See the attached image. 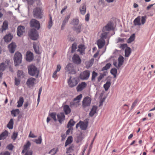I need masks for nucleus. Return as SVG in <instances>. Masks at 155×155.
Listing matches in <instances>:
<instances>
[{
	"label": "nucleus",
	"mask_w": 155,
	"mask_h": 155,
	"mask_svg": "<svg viewBox=\"0 0 155 155\" xmlns=\"http://www.w3.org/2000/svg\"><path fill=\"white\" fill-rule=\"evenodd\" d=\"M61 66L60 65L58 64L57 65V69H56V71L57 72L59 71H60V70L61 69Z\"/></svg>",
	"instance_id": "64"
},
{
	"label": "nucleus",
	"mask_w": 155,
	"mask_h": 155,
	"mask_svg": "<svg viewBox=\"0 0 155 155\" xmlns=\"http://www.w3.org/2000/svg\"><path fill=\"white\" fill-rule=\"evenodd\" d=\"M20 82V80L18 78H15V84L16 86L19 85Z\"/></svg>",
	"instance_id": "52"
},
{
	"label": "nucleus",
	"mask_w": 155,
	"mask_h": 155,
	"mask_svg": "<svg viewBox=\"0 0 155 155\" xmlns=\"http://www.w3.org/2000/svg\"><path fill=\"white\" fill-rule=\"evenodd\" d=\"M81 25L80 24L77 26H74V30L76 31L77 33H78L81 32Z\"/></svg>",
	"instance_id": "35"
},
{
	"label": "nucleus",
	"mask_w": 155,
	"mask_h": 155,
	"mask_svg": "<svg viewBox=\"0 0 155 155\" xmlns=\"http://www.w3.org/2000/svg\"><path fill=\"white\" fill-rule=\"evenodd\" d=\"M73 62L77 64H79L81 63V60L78 55L75 54L72 57Z\"/></svg>",
	"instance_id": "14"
},
{
	"label": "nucleus",
	"mask_w": 155,
	"mask_h": 155,
	"mask_svg": "<svg viewBox=\"0 0 155 155\" xmlns=\"http://www.w3.org/2000/svg\"><path fill=\"white\" fill-rule=\"evenodd\" d=\"M69 86L71 87L75 86L78 83V82L75 78H72L70 77L68 81Z\"/></svg>",
	"instance_id": "9"
},
{
	"label": "nucleus",
	"mask_w": 155,
	"mask_h": 155,
	"mask_svg": "<svg viewBox=\"0 0 155 155\" xmlns=\"http://www.w3.org/2000/svg\"><path fill=\"white\" fill-rule=\"evenodd\" d=\"M104 75L102 74L100 75L97 78V81L98 82H100L101 80L104 78Z\"/></svg>",
	"instance_id": "60"
},
{
	"label": "nucleus",
	"mask_w": 155,
	"mask_h": 155,
	"mask_svg": "<svg viewBox=\"0 0 155 155\" xmlns=\"http://www.w3.org/2000/svg\"><path fill=\"white\" fill-rule=\"evenodd\" d=\"M16 47V45L13 42L9 44L8 46L9 50L10 53H13L14 52Z\"/></svg>",
	"instance_id": "20"
},
{
	"label": "nucleus",
	"mask_w": 155,
	"mask_h": 155,
	"mask_svg": "<svg viewBox=\"0 0 155 155\" xmlns=\"http://www.w3.org/2000/svg\"><path fill=\"white\" fill-rule=\"evenodd\" d=\"M19 110L18 109H17L12 110L11 112V114L14 116L15 117L19 113Z\"/></svg>",
	"instance_id": "39"
},
{
	"label": "nucleus",
	"mask_w": 155,
	"mask_h": 155,
	"mask_svg": "<svg viewBox=\"0 0 155 155\" xmlns=\"http://www.w3.org/2000/svg\"><path fill=\"white\" fill-rule=\"evenodd\" d=\"M9 63V60H7L5 62L0 64V72H3L6 69Z\"/></svg>",
	"instance_id": "12"
},
{
	"label": "nucleus",
	"mask_w": 155,
	"mask_h": 155,
	"mask_svg": "<svg viewBox=\"0 0 155 155\" xmlns=\"http://www.w3.org/2000/svg\"><path fill=\"white\" fill-rule=\"evenodd\" d=\"M28 72L31 76L36 75V77H38L39 74V71L35 65H31L28 67Z\"/></svg>",
	"instance_id": "2"
},
{
	"label": "nucleus",
	"mask_w": 155,
	"mask_h": 155,
	"mask_svg": "<svg viewBox=\"0 0 155 155\" xmlns=\"http://www.w3.org/2000/svg\"><path fill=\"white\" fill-rule=\"evenodd\" d=\"M146 16H145L140 17L138 16L133 21L135 26H140L141 25H143L146 21Z\"/></svg>",
	"instance_id": "1"
},
{
	"label": "nucleus",
	"mask_w": 155,
	"mask_h": 155,
	"mask_svg": "<svg viewBox=\"0 0 155 155\" xmlns=\"http://www.w3.org/2000/svg\"><path fill=\"white\" fill-rule=\"evenodd\" d=\"M8 27V22L6 21H4L3 23V25L2 26V31L7 29Z\"/></svg>",
	"instance_id": "36"
},
{
	"label": "nucleus",
	"mask_w": 155,
	"mask_h": 155,
	"mask_svg": "<svg viewBox=\"0 0 155 155\" xmlns=\"http://www.w3.org/2000/svg\"><path fill=\"white\" fill-rule=\"evenodd\" d=\"M43 11L40 8H36L33 11L34 17L37 18H41L42 17Z\"/></svg>",
	"instance_id": "4"
},
{
	"label": "nucleus",
	"mask_w": 155,
	"mask_h": 155,
	"mask_svg": "<svg viewBox=\"0 0 155 155\" xmlns=\"http://www.w3.org/2000/svg\"><path fill=\"white\" fill-rule=\"evenodd\" d=\"M110 85L111 83L110 81H107L106 84H104V87L106 91L109 89L110 87Z\"/></svg>",
	"instance_id": "37"
},
{
	"label": "nucleus",
	"mask_w": 155,
	"mask_h": 155,
	"mask_svg": "<svg viewBox=\"0 0 155 155\" xmlns=\"http://www.w3.org/2000/svg\"><path fill=\"white\" fill-rule=\"evenodd\" d=\"M111 66V64L110 63H107L103 68L102 70L103 71L107 70L110 68Z\"/></svg>",
	"instance_id": "51"
},
{
	"label": "nucleus",
	"mask_w": 155,
	"mask_h": 155,
	"mask_svg": "<svg viewBox=\"0 0 155 155\" xmlns=\"http://www.w3.org/2000/svg\"><path fill=\"white\" fill-rule=\"evenodd\" d=\"M72 141L73 140L72 137V136H71L69 137L68 138L65 143V147H66L68 145L71 143L72 142Z\"/></svg>",
	"instance_id": "30"
},
{
	"label": "nucleus",
	"mask_w": 155,
	"mask_h": 155,
	"mask_svg": "<svg viewBox=\"0 0 155 155\" xmlns=\"http://www.w3.org/2000/svg\"><path fill=\"white\" fill-rule=\"evenodd\" d=\"M65 70L68 71L69 73L75 74V71L74 70L73 65L71 63H69L67 65L66 68Z\"/></svg>",
	"instance_id": "11"
},
{
	"label": "nucleus",
	"mask_w": 155,
	"mask_h": 155,
	"mask_svg": "<svg viewBox=\"0 0 155 155\" xmlns=\"http://www.w3.org/2000/svg\"><path fill=\"white\" fill-rule=\"evenodd\" d=\"M84 46L83 45H81L78 46V51H80L81 53H82L84 51Z\"/></svg>",
	"instance_id": "41"
},
{
	"label": "nucleus",
	"mask_w": 155,
	"mask_h": 155,
	"mask_svg": "<svg viewBox=\"0 0 155 155\" xmlns=\"http://www.w3.org/2000/svg\"><path fill=\"white\" fill-rule=\"evenodd\" d=\"M75 123V122L74 121L73 119H71L69 121L67 126H74Z\"/></svg>",
	"instance_id": "48"
},
{
	"label": "nucleus",
	"mask_w": 155,
	"mask_h": 155,
	"mask_svg": "<svg viewBox=\"0 0 155 155\" xmlns=\"http://www.w3.org/2000/svg\"><path fill=\"white\" fill-rule=\"evenodd\" d=\"M110 73L112 74L113 75L114 78H115L116 77L117 71L116 68H114L111 69L110 71Z\"/></svg>",
	"instance_id": "45"
},
{
	"label": "nucleus",
	"mask_w": 155,
	"mask_h": 155,
	"mask_svg": "<svg viewBox=\"0 0 155 155\" xmlns=\"http://www.w3.org/2000/svg\"><path fill=\"white\" fill-rule=\"evenodd\" d=\"M90 75V72L88 70H85L80 73L79 76L80 78L82 80H87Z\"/></svg>",
	"instance_id": "6"
},
{
	"label": "nucleus",
	"mask_w": 155,
	"mask_h": 155,
	"mask_svg": "<svg viewBox=\"0 0 155 155\" xmlns=\"http://www.w3.org/2000/svg\"><path fill=\"white\" fill-rule=\"evenodd\" d=\"M57 120L61 124L62 123L65 119V116L64 114L63 113H58L57 115Z\"/></svg>",
	"instance_id": "15"
},
{
	"label": "nucleus",
	"mask_w": 155,
	"mask_h": 155,
	"mask_svg": "<svg viewBox=\"0 0 155 155\" xmlns=\"http://www.w3.org/2000/svg\"><path fill=\"white\" fill-rule=\"evenodd\" d=\"M74 147L73 146H71L69 147L67 149L66 153H69L71 152L72 151H73V148Z\"/></svg>",
	"instance_id": "56"
},
{
	"label": "nucleus",
	"mask_w": 155,
	"mask_h": 155,
	"mask_svg": "<svg viewBox=\"0 0 155 155\" xmlns=\"http://www.w3.org/2000/svg\"><path fill=\"white\" fill-rule=\"evenodd\" d=\"M22 59V55L20 52H17L15 53L14 60L15 66L18 65L21 62Z\"/></svg>",
	"instance_id": "5"
},
{
	"label": "nucleus",
	"mask_w": 155,
	"mask_h": 155,
	"mask_svg": "<svg viewBox=\"0 0 155 155\" xmlns=\"http://www.w3.org/2000/svg\"><path fill=\"white\" fill-rule=\"evenodd\" d=\"M13 147L14 146L12 144H10L6 147V148L10 150H12Z\"/></svg>",
	"instance_id": "57"
},
{
	"label": "nucleus",
	"mask_w": 155,
	"mask_h": 155,
	"mask_svg": "<svg viewBox=\"0 0 155 155\" xmlns=\"http://www.w3.org/2000/svg\"><path fill=\"white\" fill-rule=\"evenodd\" d=\"M80 10L81 14L84 15L86 12V5L84 4H82L80 8Z\"/></svg>",
	"instance_id": "26"
},
{
	"label": "nucleus",
	"mask_w": 155,
	"mask_h": 155,
	"mask_svg": "<svg viewBox=\"0 0 155 155\" xmlns=\"http://www.w3.org/2000/svg\"><path fill=\"white\" fill-rule=\"evenodd\" d=\"M49 20L48 23V27L49 29L51 28L53 25L52 18L51 15H49Z\"/></svg>",
	"instance_id": "33"
},
{
	"label": "nucleus",
	"mask_w": 155,
	"mask_h": 155,
	"mask_svg": "<svg viewBox=\"0 0 155 155\" xmlns=\"http://www.w3.org/2000/svg\"><path fill=\"white\" fill-rule=\"evenodd\" d=\"M8 132L6 130L2 132L0 135V140L5 139L8 136Z\"/></svg>",
	"instance_id": "27"
},
{
	"label": "nucleus",
	"mask_w": 155,
	"mask_h": 155,
	"mask_svg": "<svg viewBox=\"0 0 155 155\" xmlns=\"http://www.w3.org/2000/svg\"><path fill=\"white\" fill-rule=\"evenodd\" d=\"M70 15H68L65 17L63 21L62 24L61 26L62 30L63 29L66 23L68 22L69 19L70 18Z\"/></svg>",
	"instance_id": "22"
},
{
	"label": "nucleus",
	"mask_w": 155,
	"mask_h": 155,
	"mask_svg": "<svg viewBox=\"0 0 155 155\" xmlns=\"http://www.w3.org/2000/svg\"><path fill=\"white\" fill-rule=\"evenodd\" d=\"M131 52V49L129 48L126 49L125 51V57H128Z\"/></svg>",
	"instance_id": "40"
},
{
	"label": "nucleus",
	"mask_w": 155,
	"mask_h": 155,
	"mask_svg": "<svg viewBox=\"0 0 155 155\" xmlns=\"http://www.w3.org/2000/svg\"><path fill=\"white\" fill-rule=\"evenodd\" d=\"M87 85V84L84 82L79 84L76 88L78 91H81L85 88Z\"/></svg>",
	"instance_id": "16"
},
{
	"label": "nucleus",
	"mask_w": 155,
	"mask_h": 155,
	"mask_svg": "<svg viewBox=\"0 0 155 155\" xmlns=\"http://www.w3.org/2000/svg\"><path fill=\"white\" fill-rule=\"evenodd\" d=\"M17 76L20 78H23L25 76V74L22 71L18 70L17 72Z\"/></svg>",
	"instance_id": "32"
},
{
	"label": "nucleus",
	"mask_w": 155,
	"mask_h": 155,
	"mask_svg": "<svg viewBox=\"0 0 155 155\" xmlns=\"http://www.w3.org/2000/svg\"><path fill=\"white\" fill-rule=\"evenodd\" d=\"M64 110L66 114H68L70 113L71 110L69 106L68 105H65L63 107Z\"/></svg>",
	"instance_id": "28"
},
{
	"label": "nucleus",
	"mask_w": 155,
	"mask_h": 155,
	"mask_svg": "<svg viewBox=\"0 0 155 155\" xmlns=\"http://www.w3.org/2000/svg\"><path fill=\"white\" fill-rule=\"evenodd\" d=\"M97 107L96 106H93L91 109V111L89 113V115L91 117L93 116L96 113Z\"/></svg>",
	"instance_id": "24"
},
{
	"label": "nucleus",
	"mask_w": 155,
	"mask_h": 155,
	"mask_svg": "<svg viewBox=\"0 0 155 155\" xmlns=\"http://www.w3.org/2000/svg\"><path fill=\"white\" fill-rule=\"evenodd\" d=\"M33 48L35 52L38 54H40L41 52L39 51V45L38 43L34 42L33 43Z\"/></svg>",
	"instance_id": "21"
},
{
	"label": "nucleus",
	"mask_w": 155,
	"mask_h": 155,
	"mask_svg": "<svg viewBox=\"0 0 155 155\" xmlns=\"http://www.w3.org/2000/svg\"><path fill=\"white\" fill-rule=\"evenodd\" d=\"M29 137L32 138H35L36 137L33 134H32L31 132V131L30 132V134L29 135Z\"/></svg>",
	"instance_id": "63"
},
{
	"label": "nucleus",
	"mask_w": 155,
	"mask_h": 155,
	"mask_svg": "<svg viewBox=\"0 0 155 155\" xmlns=\"http://www.w3.org/2000/svg\"><path fill=\"white\" fill-rule=\"evenodd\" d=\"M82 97V94H81L75 98L73 102L71 103V105L74 106V107H77L80 105V101Z\"/></svg>",
	"instance_id": "7"
},
{
	"label": "nucleus",
	"mask_w": 155,
	"mask_h": 155,
	"mask_svg": "<svg viewBox=\"0 0 155 155\" xmlns=\"http://www.w3.org/2000/svg\"><path fill=\"white\" fill-rule=\"evenodd\" d=\"M104 33H102L101 36V39H105L107 38V34L108 32H106L105 31L103 32Z\"/></svg>",
	"instance_id": "44"
},
{
	"label": "nucleus",
	"mask_w": 155,
	"mask_h": 155,
	"mask_svg": "<svg viewBox=\"0 0 155 155\" xmlns=\"http://www.w3.org/2000/svg\"><path fill=\"white\" fill-rule=\"evenodd\" d=\"M25 31V28L23 26H19L17 28V34L19 36H21Z\"/></svg>",
	"instance_id": "19"
},
{
	"label": "nucleus",
	"mask_w": 155,
	"mask_h": 155,
	"mask_svg": "<svg viewBox=\"0 0 155 155\" xmlns=\"http://www.w3.org/2000/svg\"><path fill=\"white\" fill-rule=\"evenodd\" d=\"M24 102V99L23 97H21L19 98V100L18 101L17 103L18 104L17 107H21Z\"/></svg>",
	"instance_id": "34"
},
{
	"label": "nucleus",
	"mask_w": 155,
	"mask_h": 155,
	"mask_svg": "<svg viewBox=\"0 0 155 155\" xmlns=\"http://www.w3.org/2000/svg\"><path fill=\"white\" fill-rule=\"evenodd\" d=\"M13 120L12 119H11L7 126H13Z\"/></svg>",
	"instance_id": "59"
},
{
	"label": "nucleus",
	"mask_w": 155,
	"mask_h": 155,
	"mask_svg": "<svg viewBox=\"0 0 155 155\" xmlns=\"http://www.w3.org/2000/svg\"><path fill=\"white\" fill-rule=\"evenodd\" d=\"M31 145V143L30 142L28 141L24 145V149L22 151V153H24L29 148Z\"/></svg>",
	"instance_id": "25"
},
{
	"label": "nucleus",
	"mask_w": 155,
	"mask_h": 155,
	"mask_svg": "<svg viewBox=\"0 0 155 155\" xmlns=\"http://www.w3.org/2000/svg\"><path fill=\"white\" fill-rule=\"evenodd\" d=\"M58 150L57 149H53L49 151V153L51 154V155H54L56 153Z\"/></svg>",
	"instance_id": "49"
},
{
	"label": "nucleus",
	"mask_w": 155,
	"mask_h": 155,
	"mask_svg": "<svg viewBox=\"0 0 155 155\" xmlns=\"http://www.w3.org/2000/svg\"><path fill=\"white\" fill-rule=\"evenodd\" d=\"M17 135L18 133H13V134L11 136L12 139L13 140H15L16 138Z\"/></svg>",
	"instance_id": "55"
},
{
	"label": "nucleus",
	"mask_w": 155,
	"mask_h": 155,
	"mask_svg": "<svg viewBox=\"0 0 155 155\" xmlns=\"http://www.w3.org/2000/svg\"><path fill=\"white\" fill-rule=\"evenodd\" d=\"M32 152L31 150L27 151L25 153V155H32Z\"/></svg>",
	"instance_id": "62"
},
{
	"label": "nucleus",
	"mask_w": 155,
	"mask_h": 155,
	"mask_svg": "<svg viewBox=\"0 0 155 155\" xmlns=\"http://www.w3.org/2000/svg\"><path fill=\"white\" fill-rule=\"evenodd\" d=\"M94 61V59L93 58H92L88 62H87L86 63L87 67H91L93 64Z\"/></svg>",
	"instance_id": "38"
},
{
	"label": "nucleus",
	"mask_w": 155,
	"mask_h": 155,
	"mask_svg": "<svg viewBox=\"0 0 155 155\" xmlns=\"http://www.w3.org/2000/svg\"><path fill=\"white\" fill-rule=\"evenodd\" d=\"M50 116L51 118L54 120L55 121H57V119L56 118V113L55 112H53L50 114Z\"/></svg>",
	"instance_id": "43"
},
{
	"label": "nucleus",
	"mask_w": 155,
	"mask_h": 155,
	"mask_svg": "<svg viewBox=\"0 0 155 155\" xmlns=\"http://www.w3.org/2000/svg\"><path fill=\"white\" fill-rule=\"evenodd\" d=\"M36 81V80L35 78H29L28 79L26 82V84L29 87H33L35 84Z\"/></svg>",
	"instance_id": "13"
},
{
	"label": "nucleus",
	"mask_w": 155,
	"mask_h": 155,
	"mask_svg": "<svg viewBox=\"0 0 155 155\" xmlns=\"http://www.w3.org/2000/svg\"><path fill=\"white\" fill-rule=\"evenodd\" d=\"M77 48V45L75 44H73L72 45L71 51L72 53H73Z\"/></svg>",
	"instance_id": "53"
},
{
	"label": "nucleus",
	"mask_w": 155,
	"mask_h": 155,
	"mask_svg": "<svg viewBox=\"0 0 155 155\" xmlns=\"http://www.w3.org/2000/svg\"><path fill=\"white\" fill-rule=\"evenodd\" d=\"M90 17V14L89 13H88L85 17V20L86 21H88L89 20Z\"/></svg>",
	"instance_id": "61"
},
{
	"label": "nucleus",
	"mask_w": 155,
	"mask_h": 155,
	"mask_svg": "<svg viewBox=\"0 0 155 155\" xmlns=\"http://www.w3.org/2000/svg\"><path fill=\"white\" fill-rule=\"evenodd\" d=\"M79 22V20L78 18L74 19L71 24L73 25L74 26L78 25Z\"/></svg>",
	"instance_id": "47"
},
{
	"label": "nucleus",
	"mask_w": 155,
	"mask_h": 155,
	"mask_svg": "<svg viewBox=\"0 0 155 155\" xmlns=\"http://www.w3.org/2000/svg\"><path fill=\"white\" fill-rule=\"evenodd\" d=\"M97 44L99 48H102L105 44V41L104 39H99L97 42Z\"/></svg>",
	"instance_id": "18"
},
{
	"label": "nucleus",
	"mask_w": 155,
	"mask_h": 155,
	"mask_svg": "<svg viewBox=\"0 0 155 155\" xmlns=\"http://www.w3.org/2000/svg\"><path fill=\"white\" fill-rule=\"evenodd\" d=\"M0 155H11L10 152L8 151L3 152L0 153Z\"/></svg>",
	"instance_id": "58"
},
{
	"label": "nucleus",
	"mask_w": 155,
	"mask_h": 155,
	"mask_svg": "<svg viewBox=\"0 0 155 155\" xmlns=\"http://www.w3.org/2000/svg\"><path fill=\"white\" fill-rule=\"evenodd\" d=\"M138 101V99H136L134 101V102L133 103L131 107V109L132 110L134 107L136 106L137 105V103Z\"/></svg>",
	"instance_id": "54"
},
{
	"label": "nucleus",
	"mask_w": 155,
	"mask_h": 155,
	"mask_svg": "<svg viewBox=\"0 0 155 155\" xmlns=\"http://www.w3.org/2000/svg\"><path fill=\"white\" fill-rule=\"evenodd\" d=\"M30 25L31 27H35L37 29H38L40 27L39 22L35 19L31 20L30 22Z\"/></svg>",
	"instance_id": "10"
},
{
	"label": "nucleus",
	"mask_w": 155,
	"mask_h": 155,
	"mask_svg": "<svg viewBox=\"0 0 155 155\" xmlns=\"http://www.w3.org/2000/svg\"><path fill=\"white\" fill-rule=\"evenodd\" d=\"M124 58L122 56H120L118 58V67H120V66L122 65L124 61Z\"/></svg>",
	"instance_id": "31"
},
{
	"label": "nucleus",
	"mask_w": 155,
	"mask_h": 155,
	"mask_svg": "<svg viewBox=\"0 0 155 155\" xmlns=\"http://www.w3.org/2000/svg\"><path fill=\"white\" fill-rule=\"evenodd\" d=\"M26 58L28 61H32L34 59L33 53L30 51H27L26 54Z\"/></svg>",
	"instance_id": "17"
},
{
	"label": "nucleus",
	"mask_w": 155,
	"mask_h": 155,
	"mask_svg": "<svg viewBox=\"0 0 155 155\" xmlns=\"http://www.w3.org/2000/svg\"><path fill=\"white\" fill-rule=\"evenodd\" d=\"M34 142H35L37 144H40L42 142V139L41 136H40L38 138V139H35L34 140Z\"/></svg>",
	"instance_id": "50"
},
{
	"label": "nucleus",
	"mask_w": 155,
	"mask_h": 155,
	"mask_svg": "<svg viewBox=\"0 0 155 155\" xmlns=\"http://www.w3.org/2000/svg\"><path fill=\"white\" fill-rule=\"evenodd\" d=\"M112 28V25L110 23L107 24L103 28V31L104 32L106 31H109Z\"/></svg>",
	"instance_id": "23"
},
{
	"label": "nucleus",
	"mask_w": 155,
	"mask_h": 155,
	"mask_svg": "<svg viewBox=\"0 0 155 155\" xmlns=\"http://www.w3.org/2000/svg\"><path fill=\"white\" fill-rule=\"evenodd\" d=\"M91 101V98L88 97H85L82 101V107L83 109L86 111L89 110V107L90 106Z\"/></svg>",
	"instance_id": "3"
},
{
	"label": "nucleus",
	"mask_w": 155,
	"mask_h": 155,
	"mask_svg": "<svg viewBox=\"0 0 155 155\" xmlns=\"http://www.w3.org/2000/svg\"><path fill=\"white\" fill-rule=\"evenodd\" d=\"M98 75L97 73L95 72V71L92 72L91 77V80L92 81H94L95 79V78Z\"/></svg>",
	"instance_id": "46"
},
{
	"label": "nucleus",
	"mask_w": 155,
	"mask_h": 155,
	"mask_svg": "<svg viewBox=\"0 0 155 155\" xmlns=\"http://www.w3.org/2000/svg\"><path fill=\"white\" fill-rule=\"evenodd\" d=\"M135 34H133L127 40V42L129 43L133 41L135 39Z\"/></svg>",
	"instance_id": "42"
},
{
	"label": "nucleus",
	"mask_w": 155,
	"mask_h": 155,
	"mask_svg": "<svg viewBox=\"0 0 155 155\" xmlns=\"http://www.w3.org/2000/svg\"><path fill=\"white\" fill-rule=\"evenodd\" d=\"M29 35L30 38L33 40H37L38 36L37 31L35 29H32L31 30Z\"/></svg>",
	"instance_id": "8"
},
{
	"label": "nucleus",
	"mask_w": 155,
	"mask_h": 155,
	"mask_svg": "<svg viewBox=\"0 0 155 155\" xmlns=\"http://www.w3.org/2000/svg\"><path fill=\"white\" fill-rule=\"evenodd\" d=\"M13 38L12 36L10 34L6 35L4 37L5 41L6 42L10 41Z\"/></svg>",
	"instance_id": "29"
}]
</instances>
